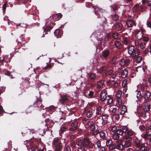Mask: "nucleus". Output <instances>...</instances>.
<instances>
[{"mask_svg": "<svg viewBox=\"0 0 151 151\" xmlns=\"http://www.w3.org/2000/svg\"><path fill=\"white\" fill-rule=\"evenodd\" d=\"M85 126L87 128H90L89 130L93 135H96L99 133V131L95 127L93 121L87 122L85 124Z\"/></svg>", "mask_w": 151, "mask_h": 151, "instance_id": "1", "label": "nucleus"}, {"mask_svg": "<svg viewBox=\"0 0 151 151\" xmlns=\"http://www.w3.org/2000/svg\"><path fill=\"white\" fill-rule=\"evenodd\" d=\"M127 50L129 54L133 57H134L139 54V52L138 50L137 49H135L133 46H129L128 47Z\"/></svg>", "mask_w": 151, "mask_h": 151, "instance_id": "2", "label": "nucleus"}, {"mask_svg": "<svg viewBox=\"0 0 151 151\" xmlns=\"http://www.w3.org/2000/svg\"><path fill=\"white\" fill-rule=\"evenodd\" d=\"M90 140L88 139L84 138L83 139H78L77 140L76 144L78 147L87 146L89 144Z\"/></svg>", "mask_w": 151, "mask_h": 151, "instance_id": "3", "label": "nucleus"}, {"mask_svg": "<svg viewBox=\"0 0 151 151\" xmlns=\"http://www.w3.org/2000/svg\"><path fill=\"white\" fill-rule=\"evenodd\" d=\"M125 139H126V140L124 141V147L127 148L130 147L132 144V138L128 136H126Z\"/></svg>", "mask_w": 151, "mask_h": 151, "instance_id": "4", "label": "nucleus"}, {"mask_svg": "<svg viewBox=\"0 0 151 151\" xmlns=\"http://www.w3.org/2000/svg\"><path fill=\"white\" fill-rule=\"evenodd\" d=\"M119 62V64L121 66L123 67L125 65H128L130 62V60L129 59H126L125 60L123 58H122L120 60Z\"/></svg>", "mask_w": 151, "mask_h": 151, "instance_id": "5", "label": "nucleus"}, {"mask_svg": "<svg viewBox=\"0 0 151 151\" xmlns=\"http://www.w3.org/2000/svg\"><path fill=\"white\" fill-rule=\"evenodd\" d=\"M106 91L104 89L102 91L100 94V99L102 101H105L106 98Z\"/></svg>", "mask_w": 151, "mask_h": 151, "instance_id": "6", "label": "nucleus"}, {"mask_svg": "<svg viewBox=\"0 0 151 151\" xmlns=\"http://www.w3.org/2000/svg\"><path fill=\"white\" fill-rule=\"evenodd\" d=\"M150 101H148L146 102L145 104L144 110L145 111H149L150 109Z\"/></svg>", "mask_w": 151, "mask_h": 151, "instance_id": "7", "label": "nucleus"}, {"mask_svg": "<svg viewBox=\"0 0 151 151\" xmlns=\"http://www.w3.org/2000/svg\"><path fill=\"white\" fill-rule=\"evenodd\" d=\"M62 15L60 13L55 14L52 17L51 19H53V21L58 20L60 19L62 17Z\"/></svg>", "mask_w": 151, "mask_h": 151, "instance_id": "8", "label": "nucleus"}, {"mask_svg": "<svg viewBox=\"0 0 151 151\" xmlns=\"http://www.w3.org/2000/svg\"><path fill=\"white\" fill-rule=\"evenodd\" d=\"M108 116L109 115L107 114H104L102 116V124L103 125H105L108 122Z\"/></svg>", "mask_w": 151, "mask_h": 151, "instance_id": "9", "label": "nucleus"}, {"mask_svg": "<svg viewBox=\"0 0 151 151\" xmlns=\"http://www.w3.org/2000/svg\"><path fill=\"white\" fill-rule=\"evenodd\" d=\"M149 124H148H148H144L143 123H141V125L139 126V129L142 131L145 130L147 127H148Z\"/></svg>", "mask_w": 151, "mask_h": 151, "instance_id": "10", "label": "nucleus"}, {"mask_svg": "<svg viewBox=\"0 0 151 151\" xmlns=\"http://www.w3.org/2000/svg\"><path fill=\"white\" fill-rule=\"evenodd\" d=\"M13 4H12L10 2H6L3 6V9H5L7 7L8 9H9L10 8L9 7H11L12 6Z\"/></svg>", "mask_w": 151, "mask_h": 151, "instance_id": "11", "label": "nucleus"}, {"mask_svg": "<svg viewBox=\"0 0 151 151\" xmlns=\"http://www.w3.org/2000/svg\"><path fill=\"white\" fill-rule=\"evenodd\" d=\"M151 96V93L148 91H145L144 94V97L146 100L149 99Z\"/></svg>", "mask_w": 151, "mask_h": 151, "instance_id": "12", "label": "nucleus"}, {"mask_svg": "<svg viewBox=\"0 0 151 151\" xmlns=\"http://www.w3.org/2000/svg\"><path fill=\"white\" fill-rule=\"evenodd\" d=\"M127 24L128 27H130L133 25H135L134 21L132 19L128 20L127 21Z\"/></svg>", "mask_w": 151, "mask_h": 151, "instance_id": "13", "label": "nucleus"}, {"mask_svg": "<svg viewBox=\"0 0 151 151\" xmlns=\"http://www.w3.org/2000/svg\"><path fill=\"white\" fill-rule=\"evenodd\" d=\"M115 27L116 30L119 31L122 29L123 25L121 23H116L115 25Z\"/></svg>", "mask_w": 151, "mask_h": 151, "instance_id": "14", "label": "nucleus"}, {"mask_svg": "<svg viewBox=\"0 0 151 151\" xmlns=\"http://www.w3.org/2000/svg\"><path fill=\"white\" fill-rule=\"evenodd\" d=\"M136 37L138 40H140L142 37V33L141 31H138L136 34Z\"/></svg>", "mask_w": 151, "mask_h": 151, "instance_id": "15", "label": "nucleus"}, {"mask_svg": "<svg viewBox=\"0 0 151 151\" xmlns=\"http://www.w3.org/2000/svg\"><path fill=\"white\" fill-rule=\"evenodd\" d=\"M140 150V151H147V144L146 143H142Z\"/></svg>", "mask_w": 151, "mask_h": 151, "instance_id": "16", "label": "nucleus"}, {"mask_svg": "<svg viewBox=\"0 0 151 151\" xmlns=\"http://www.w3.org/2000/svg\"><path fill=\"white\" fill-rule=\"evenodd\" d=\"M77 128V123L74 122L71 124V127L70 129V130L72 131L76 129Z\"/></svg>", "mask_w": 151, "mask_h": 151, "instance_id": "17", "label": "nucleus"}, {"mask_svg": "<svg viewBox=\"0 0 151 151\" xmlns=\"http://www.w3.org/2000/svg\"><path fill=\"white\" fill-rule=\"evenodd\" d=\"M62 145L61 142H59L56 146L55 148V151H60L62 149Z\"/></svg>", "mask_w": 151, "mask_h": 151, "instance_id": "18", "label": "nucleus"}, {"mask_svg": "<svg viewBox=\"0 0 151 151\" xmlns=\"http://www.w3.org/2000/svg\"><path fill=\"white\" fill-rule=\"evenodd\" d=\"M54 34L57 38H59L61 37L60 31L59 29H57L54 32Z\"/></svg>", "mask_w": 151, "mask_h": 151, "instance_id": "19", "label": "nucleus"}, {"mask_svg": "<svg viewBox=\"0 0 151 151\" xmlns=\"http://www.w3.org/2000/svg\"><path fill=\"white\" fill-rule=\"evenodd\" d=\"M127 70L126 69H124L122 71L121 74L122 77L124 78H126L127 76Z\"/></svg>", "mask_w": 151, "mask_h": 151, "instance_id": "20", "label": "nucleus"}, {"mask_svg": "<svg viewBox=\"0 0 151 151\" xmlns=\"http://www.w3.org/2000/svg\"><path fill=\"white\" fill-rule=\"evenodd\" d=\"M127 111V109L125 106H123L120 109V113L122 114H124Z\"/></svg>", "mask_w": 151, "mask_h": 151, "instance_id": "21", "label": "nucleus"}, {"mask_svg": "<svg viewBox=\"0 0 151 151\" xmlns=\"http://www.w3.org/2000/svg\"><path fill=\"white\" fill-rule=\"evenodd\" d=\"M101 109L102 107L101 106H99L96 109V115H100L102 114V111Z\"/></svg>", "mask_w": 151, "mask_h": 151, "instance_id": "22", "label": "nucleus"}, {"mask_svg": "<svg viewBox=\"0 0 151 151\" xmlns=\"http://www.w3.org/2000/svg\"><path fill=\"white\" fill-rule=\"evenodd\" d=\"M134 142L137 147H141V145L142 144L140 143V142L139 140L138 139L136 138L135 139Z\"/></svg>", "mask_w": 151, "mask_h": 151, "instance_id": "23", "label": "nucleus"}, {"mask_svg": "<svg viewBox=\"0 0 151 151\" xmlns=\"http://www.w3.org/2000/svg\"><path fill=\"white\" fill-rule=\"evenodd\" d=\"M143 4H147L148 6H150L151 5V0H142Z\"/></svg>", "mask_w": 151, "mask_h": 151, "instance_id": "24", "label": "nucleus"}, {"mask_svg": "<svg viewBox=\"0 0 151 151\" xmlns=\"http://www.w3.org/2000/svg\"><path fill=\"white\" fill-rule=\"evenodd\" d=\"M116 145V148L119 150H122L124 149V145H123L122 143L119 145Z\"/></svg>", "mask_w": 151, "mask_h": 151, "instance_id": "25", "label": "nucleus"}, {"mask_svg": "<svg viewBox=\"0 0 151 151\" xmlns=\"http://www.w3.org/2000/svg\"><path fill=\"white\" fill-rule=\"evenodd\" d=\"M93 112L92 110H90L87 111L86 114V116L88 118L91 117L93 114Z\"/></svg>", "mask_w": 151, "mask_h": 151, "instance_id": "26", "label": "nucleus"}, {"mask_svg": "<svg viewBox=\"0 0 151 151\" xmlns=\"http://www.w3.org/2000/svg\"><path fill=\"white\" fill-rule=\"evenodd\" d=\"M136 96L138 100H140L142 97L140 91H136Z\"/></svg>", "mask_w": 151, "mask_h": 151, "instance_id": "27", "label": "nucleus"}, {"mask_svg": "<svg viewBox=\"0 0 151 151\" xmlns=\"http://www.w3.org/2000/svg\"><path fill=\"white\" fill-rule=\"evenodd\" d=\"M67 96L66 95L62 96L60 99L62 103H63L67 101Z\"/></svg>", "mask_w": 151, "mask_h": 151, "instance_id": "28", "label": "nucleus"}, {"mask_svg": "<svg viewBox=\"0 0 151 151\" xmlns=\"http://www.w3.org/2000/svg\"><path fill=\"white\" fill-rule=\"evenodd\" d=\"M136 70L137 72H145V70L144 68L141 66L137 67L136 68Z\"/></svg>", "mask_w": 151, "mask_h": 151, "instance_id": "29", "label": "nucleus"}, {"mask_svg": "<svg viewBox=\"0 0 151 151\" xmlns=\"http://www.w3.org/2000/svg\"><path fill=\"white\" fill-rule=\"evenodd\" d=\"M113 143L112 140L111 139L107 140L106 141V145L108 147H111L113 145H112Z\"/></svg>", "mask_w": 151, "mask_h": 151, "instance_id": "30", "label": "nucleus"}, {"mask_svg": "<svg viewBox=\"0 0 151 151\" xmlns=\"http://www.w3.org/2000/svg\"><path fill=\"white\" fill-rule=\"evenodd\" d=\"M104 85V81H100L98 82L97 84V88L100 89Z\"/></svg>", "mask_w": 151, "mask_h": 151, "instance_id": "31", "label": "nucleus"}, {"mask_svg": "<svg viewBox=\"0 0 151 151\" xmlns=\"http://www.w3.org/2000/svg\"><path fill=\"white\" fill-rule=\"evenodd\" d=\"M68 128L65 126H62L60 130V133H62L68 130Z\"/></svg>", "mask_w": 151, "mask_h": 151, "instance_id": "32", "label": "nucleus"}, {"mask_svg": "<svg viewBox=\"0 0 151 151\" xmlns=\"http://www.w3.org/2000/svg\"><path fill=\"white\" fill-rule=\"evenodd\" d=\"M127 134L129 136H132L135 134V132L131 129H130L127 131Z\"/></svg>", "mask_w": 151, "mask_h": 151, "instance_id": "33", "label": "nucleus"}, {"mask_svg": "<svg viewBox=\"0 0 151 151\" xmlns=\"http://www.w3.org/2000/svg\"><path fill=\"white\" fill-rule=\"evenodd\" d=\"M47 110L51 111H54L55 110V107L53 106L52 105L46 108Z\"/></svg>", "mask_w": 151, "mask_h": 151, "instance_id": "34", "label": "nucleus"}, {"mask_svg": "<svg viewBox=\"0 0 151 151\" xmlns=\"http://www.w3.org/2000/svg\"><path fill=\"white\" fill-rule=\"evenodd\" d=\"M115 45L116 48L119 49L121 47V43L119 41H116L115 42Z\"/></svg>", "mask_w": 151, "mask_h": 151, "instance_id": "35", "label": "nucleus"}, {"mask_svg": "<svg viewBox=\"0 0 151 151\" xmlns=\"http://www.w3.org/2000/svg\"><path fill=\"white\" fill-rule=\"evenodd\" d=\"M122 95V92L121 91L118 90L116 92L115 95L117 97L120 98Z\"/></svg>", "mask_w": 151, "mask_h": 151, "instance_id": "36", "label": "nucleus"}, {"mask_svg": "<svg viewBox=\"0 0 151 151\" xmlns=\"http://www.w3.org/2000/svg\"><path fill=\"white\" fill-rule=\"evenodd\" d=\"M148 128V129H147L146 131V133L147 134V135H151V128H150V124L148 126V127H147V128Z\"/></svg>", "mask_w": 151, "mask_h": 151, "instance_id": "37", "label": "nucleus"}, {"mask_svg": "<svg viewBox=\"0 0 151 151\" xmlns=\"http://www.w3.org/2000/svg\"><path fill=\"white\" fill-rule=\"evenodd\" d=\"M122 100L119 99H117L116 101V106L117 107H119L122 104Z\"/></svg>", "mask_w": 151, "mask_h": 151, "instance_id": "38", "label": "nucleus"}, {"mask_svg": "<svg viewBox=\"0 0 151 151\" xmlns=\"http://www.w3.org/2000/svg\"><path fill=\"white\" fill-rule=\"evenodd\" d=\"M108 99H107V103L108 105L111 104L113 101V99L112 98L110 97V96H108Z\"/></svg>", "mask_w": 151, "mask_h": 151, "instance_id": "39", "label": "nucleus"}, {"mask_svg": "<svg viewBox=\"0 0 151 151\" xmlns=\"http://www.w3.org/2000/svg\"><path fill=\"white\" fill-rule=\"evenodd\" d=\"M99 135L101 138H104L106 137V134L105 132L103 131H101L99 132Z\"/></svg>", "mask_w": 151, "mask_h": 151, "instance_id": "40", "label": "nucleus"}, {"mask_svg": "<svg viewBox=\"0 0 151 151\" xmlns=\"http://www.w3.org/2000/svg\"><path fill=\"white\" fill-rule=\"evenodd\" d=\"M87 146H88V148L91 150H93L94 148V146L93 144L91 143L90 141L89 144L87 145Z\"/></svg>", "mask_w": 151, "mask_h": 151, "instance_id": "41", "label": "nucleus"}, {"mask_svg": "<svg viewBox=\"0 0 151 151\" xmlns=\"http://www.w3.org/2000/svg\"><path fill=\"white\" fill-rule=\"evenodd\" d=\"M118 129L116 126H114L112 127L111 130L113 133H115L117 132Z\"/></svg>", "mask_w": 151, "mask_h": 151, "instance_id": "42", "label": "nucleus"}, {"mask_svg": "<svg viewBox=\"0 0 151 151\" xmlns=\"http://www.w3.org/2000/svg\"><path fill=\"white\" fill-rule=\"evenodd\" d=\"M103 55L104 57H107L109 54V51L108 50H105L103 52Z\"/></svg>", "mask_w": 151, "mask_h": 151, "instance_id": "43", "label": "nucleus"}, {"mask_svg": "<svg viewBox=\"0 0 151 151\" xmlns=\"http://www.w3.org/2000/svg\"><path fill=\"white\" fill-rule=\"evenodd\" d=\"M122 130L124 133L126 132L128 130V128L126 126H123L121 127Z\"/></svg>", "mask_w": 151, "mask_h": 151, "instance_id": "44", "label": "nucleus"}, {"mask_svg": "<svg viewBox=\"0 0 151 151\" xmlns=\"http://www.w3.org/2000/svg\"><path fill=\"white\" fill-rule=\"evenodd\" d=\"M124 132L121 129H118L117 133L118 135H122L123 134Z\"/></svg>", "mask_w": 151, "mask_h": 151, "instance_id": "45", "label": "nucleus"}, {"mask_svg": "<svg viewBox=\"0 0 151 151\" xmlns=\"http://www.w3.org/2000/svg\"><path fill=\"white\" fill-rule=\"evenodd\" d=\"M60 142H59V139L58 138H55L54 139L53 141L52 142V144L53 145H55L58 143H59Z\"/></svg>", "mask_w": 151, "mask_h": 151, "instance_id": "46", "label": "nucleus"}, {"mask_svg": "<svg viewBox=\"0 0 151 151\" xmlns=\"http://www.w3.org/2000/svg\"><path fill=\"white\" fill-rule=\"evenodd\" d=\"M116 145H115L113 144L111 147H109V150H111V151H117L114 149Z\"/></svg>", "mask_w": 151, "mask_h": 151, "instance_id": "47", "label": "nucleus"}, {"mask_svg": "<svg viewBox=\"0 0 151 151\" xmlns=\"http://www.w3.org/2000/svg\"><path fill=\"white\" fill-rule=\"evenodd\" d=\"M113 139L115 140L119 139V136L117 134H114L113 135Z\"/></svg>", "mask_w": 151, "mask_h": 151, "instance_id": "48", "label": "nucleus"}, {"mask_svg": "<svg viewBox=\"0 0 151 151\" xmlns=\"http://www.w3.org/2000/svg\"><path fill=\"white\" fill-rule=\"evenodd\" d=\"M142 60V57L141 56L138 57L136 59V62L137 63H139Z\"/></svg>", "mask_w": 151, "mask_h": 151, "instance_id": "49", "label": "nucleus"}, {"mask_svg": "<svg viewBox=\"0 0 151 151\" xmlns=\"http://www.w3.org/2000/svg\"><path fill=\"white\" fill-rule=\"evenodd\" d=\"M127 81L126 79L124 80L122 82V86L125 87L127 86Z\"/></svg>", "mask_w": 151, "mask_h": 151, "instance_id": "50", "label": "nucleus"}, {"mask_svg": "<svg viewBox=\"0 0 151 151\" xmlns=\"http://www.w3.org/2000/svg\"><path fill=\"white\" fill-rule=\"evenodd\" d=\"M93 92L92 91H89V93L88 94V98H92L93 96Z\"/></svg>", "mask_w": 151, "mask_h": 151, "instance_id": "51", "label": "nucleus"}, {"mask_svg": "<svg viewBox=\"0 0 151 151\" xmlns=\"http://www.w3.org/2000/svg\"><path fill=\"white\" fill-rule=\"evenodd\" d=\"M77 151H86L83 146L78 147L77 148Z\"/></svg>", "mask_w": 151, "mask_h": 151, "instance_id": "52", "label": "nucleus"}, {"mask_svg": "<svg viewBox=\"0 0 151 151\" xmlns=\"http://www.w3.org/2000/svg\"><path fill=\"white\" fill-rule=\"evenodd\" d=\"M89 77L91 79H94L96 78L95 74L93 73H91L89 75Z\"/></svg>", "mask_w": 151, "mask_h": 151, "instance_id": "53", "label": "nucleus"}, {"mask_svg": "<svg viewBox=\"0 0 151 151\" xmlns=\"http://www.w3.org/2000/svg\"><path fill=\"white\" fill-rule=\"evenodd\" d=\"M111 7L113 9H119L118 6L115 4L112 5Z\"/></svg>", "mask_w": 151, "mask_h": 151, "instance_id": "54", "label": "nucleus"}, {"mask_svg": "<svg viewBox=\"0 0 151 151\" xmlns=\"http://www.w3.org/2000/svg\"><path fill=\"white\" fill-rule=\"evenodd\" d=\"M149 52V50L147 49H145L143 52L142 55L145 56Z\"/></svg>", "mask_w": 151, "mask_h": 151, "instance_id": "55", "label": "nucleus"}, {"mask_svg": "<svg viewBox=\"0 0 151 151\" xmlns=\"http://www.w3.org/2000/svg\"><path fill=\"white\" fill-rule=\"evenodd\" d=\"M123 42L125 44H128L129 43L128 39L124 38L123 39Z\"/></svg>", "mask_w": 151, "mask_h": 151, "instance_id": "56", "label": "nucleus"}, {"mask_svg": "<svg viewBox=\"0 0 151 151\" xmlns=\"http://www.w3.org/2000/svg\"><path fill=\"white\" fill-rule=\"evenodd\" d=\"M140 47L141 49H143L145 47V43L142 42L140 45Z\"/></svg>", "mask_w": 151, "mask_h": 151, "instance_id": "57", "label": "nucleus"}, {"mask_svg": "<svg viewBox=\"0 0 151 151\" xmlns=\"http://www.w3.org/2000/svg\"><path fill=\"white\" fill-rule=\"evenodd\" d=\"M96 145L98 148L102 147L101 145V142L99 141H98L96 142Z\"/></svg>", "mask_w": 151, "mask_h": 151, "instance_id": "58", "label": "nucleus"}, {"mask_svg": "<svg viewBox=\"0 0 151 151\" xmlns=\"http://www.w3.org/2000/svg\"><path fill=\"white\" fill-rule=\"evenodd\" d=\"M117 111V108H114L112 110V113L113 115H116V112Z\"/></svg>", "mask_w": 151, "mask_h": 151, "instance_id": "59", "label": "nucleus"}, {"mask_svg": "<svg viewBox=\"0 0 151 151\" xmlns=\"http://www.w3.org/2000/svg\"><path fill=\"white\" fill-rule=\"evenodd\" d=\"M147 26L151 29V22L149 21H147L146 23Z\"/></svg>", "mask_w": 151, "mask_h": 151, "instance_id": "60", "label": "nucleus"}, {"mask_svg": "<svg viewBox=\"0 0 151 151\" xmlns=\"http://www.w3.org/2000/svg\"><path fill=\"white\" fill-rule=\"evenodd\" d=\"M117 75L116 73H113L112 75H111V76L112 77V78L114 79L115 78Z\"/></svg>", "mask_w": 151, "mask_h": 151, "instance_id": "61", "label": "nucleus"}, {"mask_svg": "<svg viewBox=\"0 0 151 151\" xmlns=\"http://www.w3.org/2000/svg\"><path fill=\"white\" fill-rule=\"evenodd\" d=\"M42 102V100L41 99V98H40L39 99H37V103H39V105H40V106H41V105H42V104H41V102Z\"/></svg>", "mask_w": 151, "mask_h": 151, "instance_id": "62", "label": "nucleus"}, {"mask_svg": "<svg viewBox=\"0 0 151 151\" xmlns=\"http://www.w3.org/2000/svg\"><path fill=\"white\" fill-rule=\"evenodd\" d=\"M64 151H71V150L70 147L67 146L65 148Z\"/></svg>", "mask_w": 151, "mask_h": 151, "instance_id": "63", "label": "nucleus"}, {"mask_svg": "<svg viewBox=\"0 0 151 151\" xmlns=\"http://www.w3.org/2000/svg\"><path fill=\"white\" fill-rule=\"evenodd\" d=\"M99 151H105V149L104 147H102L99 148Z\"/></svg>", "mask_w": 151, "mask_h": 151, "instance_id": "64", "label": "nucleus"}]
</instances>
